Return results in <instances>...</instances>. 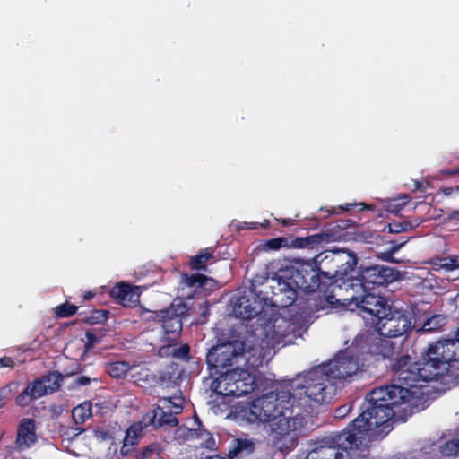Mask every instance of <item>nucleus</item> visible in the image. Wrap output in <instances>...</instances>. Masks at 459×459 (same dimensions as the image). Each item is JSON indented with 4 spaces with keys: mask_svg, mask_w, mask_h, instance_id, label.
Here are the masks:
<instances>
[{
    "mask_svg": "<svg viewBox=\"0 0 459 459\" xmlns=\"http://www.w3.org/2000/svg\"><path fill=\"white\" fill-rule=\"evenodd\" d=\"M387 342L393 345L394 352L388 358H379V362H384L385 366L390 369L394 383L370 391L361 408L365 411L371 403L374 406H387L391 411V415L386 421L389 432L392 429L390 421L396 415L397 409L401 405H406L403 408L404 412L409 411L410 414L412 413L409 403L413 398L414 392L411 388L422 387L425 383L437 381L444 377H450V374L440 360V357L430 353L432 350L430 344L422 353L421 359L414 360L411 356L401 353V348L393 340H387Z\"/></svg>",
    "mask_w": 459,
    "mask_h": 459,
    "instance_id": "f257e3e1",
    "label": "nucleus"
},
{
    "mask_svg": "<svg viewBox=\"0 0 459 459\" xmlns=\"http://www.w3.org/2000/svg\"><path fill=\"white\" fill-rule=\"evenodd\" d=\"M329 275V273L321 271L316 262L315 264L301 263L281 268L272 278L270 284L264 285V288L271 290V296H268L267 290L264 291V302L267 304L269 310H272V307H289L297 300L299 290L312 295L308 300L315 301L316 310L332 307L337 304L339 299L334 294L336 286Z\"/></svg>",
    "mask_w": 459,
    "mask_h": 459,
    "instance_id": "f03ea898",
    "label": "nucleus"
},
{
    "mask_svg": "<svg viewBox=\"0 0 459 459\" xmlns=\"http://www.w3.org/2000/svg\"><path fill=\"white\" fill-rule=\"evenodd\" d=\"M391 411L385 405H369L346 429L336 434L332 445H323L308 452L305 459H346L349 450L358 449L366 437L382 439L388 434L386 421Z\"/></svg>",
    "mask_w": 459,
    "mask_h": 459,
    "instance_id": "7ed1b4c3",
    "label": "nucleus"
},
{
    "mask_svg": "<svg viewBox=\"0 0 459 459\" xmlns=\"http://www.w3.org/2000/svg\"><path fill=\"white\" fill-rule=\"evenodd\" d=\"M393 352V345L379 333L360 332L350 346L339 351L324 366V370L328 377L344 380L366 368L376 367L379 358H388Z\"/></svg>",
    "mask_w": 459,
    "mask_h": 459,
    "instance_id": "20e7f679",
    "label": "nucleus"
},
{
    "mask_svg": "<svg viewBox=\"0 0 459 459\" xmlns=\"http://www.w3.org/2000/svg\"><path fill=\"white\" fill-rule=\"evenodd\" d=\"M329 260L332 264V271H329L331 281L336 289H341V284L354 288L359 286L363 291L373 290L375 287L385 286L398 279V271L384 265H372L362 269L356 277L358 257L355 253L341 249L332 251L321 260Z\"/></svg>",
    "mask_w": 459,
    "mask_h": 459,
    "instance_id": "39448f33",
    "label": "nucleus"
},
{
    "mask_svg": "<svg viewBox=\"0 0 459 459\" xmlns=\"http://www.w3.org/2000/svg\"><path fill=\"white\" fill-rule=\"evenodd\" d=\"M264 299V290H253L249 295L239 296L234 303L233 313L243 320H251L257 316V322L261 326L270 327L276 336L286 337L290 333V329L281 331L280 327L281 324H284L290 328V323L280 317L278 313L273 311L268 313L269 309Z\"/></svg>",
    "mask_w": 459,
    "mask_h": 459,
    "instance_id": "423d86ee",
    "label": "nucleus"
},
{
    "mask_svg": "<svg viewBox=\"0 0 459 459\" xmlns=\"http://www.w3.org/2000/svg\"><path fill=\"white\" fill-rule=\"evenodd\" d=\"M293 394L288 389H275L256 397L249 406L253 421L269 422L291 408Z\"/></svg>",
    "mask_w": 459,
    "mask_h": 459,
    "instance_id": "0eeeda50",
    "label": "nucleus"
},
{
    "mask_svg": "<svg viewBox=\"0 0 459 459\" xmlns=\"http://www.w3.org/2000/svg\"><path fill=\"white\" fill-rule=\"evenodd\" d=\"M257 389V379L247 369H227L216 379L215 391L223 396L241 397Z\"/></svg>",
    "mask_w": 459,
    "mask_h": 459,
    "instance_id": "6e6552de",
    "label": "nucleus"
},
{
    "mask_svg": "<svg viewBox=\"0 0 459 459\" xmlns=\"http://www.w3.org/2000/svg\"><path fill=\"white\" fill-rule=\"evenodd\" d=\"M244 352L245 343L240 341L225 342L213 346L206 354V364L211 374L221 377L227 369H232Z\"/></svg>",
    "mask_w": 459,
    "mask_h": 459,
    "instance_id": "1a4fd4ad",
    "label": "nucleus"
},
{
    "mask_svg": "<svg viewBox=\"0 0 459 459\" xmlns=\"http://www.w3.org/2000/svg\"><path fill=\"white\" fill-rule=\"evenodd\" d=\"M64 376L58 371L48 374L28 384L25 389L16 396L15 403L20 407L30 405L34 400L59 390Z\"/></svg>",
    "mask_w": 459,
    "mask_h": 459,
    "instance_id": "9d476101",
    "label": "nucleus"
},
{
    "mask_svg": "<svg viewBox=\"0 0 459 459\" xmlns=\"http://www.w3.org/2000/svg\"><path fill=\"white\" fill-rule=\"evenodd\" d=\"M351 300L356 304L359 315L374 327L379 320L385 318V313L390 311L391 306L386 299L371 292H364L360 296H352Z\"/></svg>",
    "mask_w": 459,
    "mask_h": 459,
    "instance_id": "9b49d317",
    "label": "nucleus"
},
{
    "mask_svg": "<svg viewBox=\"0 0 459 459\" xmlns=\"http://www.w3.org/2000/svg\"><path fill=\"white\" fill-rule=\"evenodd\" d=\"M411 326V318L400 310H393L385 313V318L378 321L373 330H365L364 332L377 333L384 339L391 340L402 336L410 331Z\"/></svg>",
    "mask_w": 459,
    "mask_h": 459,
    "instance_id": "f8f14e48",
    "label": "nucleus"
},
{
    "mask_svg": "<svg viewBox=\"0 0 459 459\" xmlns=\"http://www.w3.org/2000/svg\"><path fill=\"white\" fill-rule=\"evenodd\" d=\"M304 382L302 389L305 396L317 403L330 402L333 386L330 384V380L325 372H310Z\"/></svg>",
    "mask_w": 459,
    "mask_h": 459,
    "instance_id": "ddd939ff",
    "label": "nucleus"
},
{
    "mask_svg": "<svg viewBox=\"0 0 459 459\" xmlns=\"http://www.w3.org/2000/svg\"><path fill=\"white\" fill-rule=\"evenodd\" d=\"M434 353L440 357V360L450 374L451 378L459 377V369L454 368L453 363L459 361V328L455 333V338L441 339L430 343Z\"/></svg>",
    "mask_w": 459,
    "mask_h": 459,
    "instance_id": "4468645a",
    "label": "nucleus"
},
{
    "mask_svg": "<svg viewBox=\"0 0 459 459\" xmlns=\"http://www.w3.org/2000/svg\"><path fill=\"white\" fill-rule=\"evenodd\" d=\"M38 442L36 423L33 419H22L17 427V435L13 449L22 452L31 448Z\"/></svg>",
    "mask_w": 459,
    "mask_h": 459,
    "instance_id": "2eb2a0df",
    "label": "nucleus"
},
{
    "mask_svg": "<svg viewBox=\"0 0 459 459\" xmlns=\"http://www.w3.org/2000/svg\"><path fill=\"white\" fill-rule=\"evenodd\" d=\"M110 296L124 307H134L140 302L139 288L129 283L120 282L110 290Z\"/></svg>",
    "mask_w": 459,
    "mask_h": 459,
    "instance_id": "dca6fc26",
    "label": "nucleus"
},
{
    "mask_svg": "<svg viewBox=\"0 0 459 459\" xmlns=\"http://www.w3.org/2000/svg\"><path fill=\"white\" fill-rule=\"evenodd\" d=\"M342 233L320 232L307 237L296 238L289 243V247L294 248H310L313 249L320 245L327 244L341 238Z\"/></svg>",
    "mask_w": 459,
    "mask_h": 459,
    "instance_id": "f3484780",
    "label": "nucleus"
},
{
    "mask_svg": "<svg viewBox=\"0 0 459 459\" xmlns=\"http://www.w3.org/2000/svg\"><path fill=\"white\" fill-rule=\"evenodd\" d=\"M144 420L147 424L152 425L154 428H160L162 426L176 427L178 420L173 415L172 408L170 405L157 406L150 413L146 414Z\"/></svg>",
    "mask_w": 459,
    "mask_h": 459,
    "instance_id": "a211bd4d",
    "label": "nucleus"
},
{
    "mask_svg": "<svg viewBox=\"0 0 459 459\" xmlns=\"http://www.w3.org/2000/svg\"><path fill=\"white\" fill-rule=\"evenodd\" d=\"M269 422L271 427L269 437H272L273 435L278 436L279 433L283 435L295 433L296 420L293 417L291 408Z\"/></svg>",
    "mask_w": 459,
    "mask_h": 459,
    "instance_id": "6ab92c4d",
    "label": "nucleus"
},
{
    "mask_svg": "<svg viewBox=\"0 0 459 459\" xmlns=\"http://www.w3.org/2000/svg\"><path fill=\"white\" fill-rule=\"evenodd\" d=\"M151 315L148 319L162 323V328L169 341H175L182 331V320L178 317L166 316L161 318L152 315V311H148Z\"/></svg>",
    "mask_w": 459,
    "mask_h": 459,
    "instance_id": "aec40b11",
    "label": "nucleus"
},
{
    "mask_svg": "<svg viewBox=\"0 0 459 459\" xmlns=\"http://www.w3.org/2000/svg\"><path fill=\"white\" fill-rule=\"evenodd\" d=\"M272 446L281 453H288L292 450L298 444L297 434L283 435L279 433L278 436L270 437Z\"/></svg>",
    "mask_w": 459,
    "mask_h": 459,
    "instance_id": "412c9836",
    "label": "nucleus"
},
{
    "mask_svg": "<svg viewBox=\"0 0 459 459\" xmlns=\"http://www.w3.org/2000/svg\"><path fill=\"white\" fill-rule=\"evenodd\" d=\"M214 262V255L212 248L201 249L200 252L190 257L189 266L195 271H207V264Z\"/></svg>",
    "mask_w": 459,
    "mask_h": 459,
    "instance_id": "4be33fe9",
    "label": "nucleus"
},
{
    "mask_svg": "<svg viewBox=\"0 0 459 459\" xmlns=\"http://www.w3.org/2000/svg\"><path fill=\"white\" fill-rule=\"evenodd\" d=\"M187 437L189 438H203L205 443L202 444L207 449H212L215 446V440L208 430H206L198 420L196 429H187Z\"/></svg>",
    "mask_w": 459,
    "mask_h": 459,
    "instance_id": "5701e85b",
    "label": "nucleus"
},
{
    "mask_svg": "<svg viewBox=\"0 0 459 459\" xmlns=\"http://www.w3.org/2000/svg\"><path fill=\"white\" fill-rule=\"evenodd\" d=\"M92 404L90 401H85L74 407L72 411V418L76 425L83 424L92 416Z\"/></svg>",
    "mask_w": 459,
    "mask_h": 459,
    "instance_id": "b1692460",
    "label": "nucleus"
},
{
    "mask_svg": "<svg viewBox=\"0 0 459 459\" xmlns=\"http://www.w3.org/2000/svg\"><path fill=\"white\" fill-rule=\"evenodd\" d=\"M186 312V307L185 303L182 300H178V302L175 300L169 308L159 311H152V315L161 318L166 316L181 318V316H183Z\"/></svg>",
    "mask_w": 459,
    "mask_h": 459,
    "instance_id": "393cba45",
    "label": "nucleus"
},
{
    "mask_svg": "<svg viewBox=\"0 0 459 459\" xmlns=\"http://www.w3.org/2000/svg\"><path fill=\"white\" fill-rule=\"evenodd\" d=\"M431 264L436 270L442 268L446 271H452L459 268V255L435 257Z\"/></svg>",
    "mask_w": 459,
    "mask_h": 459,
    "instance_id": "a878e982",
    "label": "nucleus"
},
{
    "mask_svg": "<svg viewBox=\"0 0 459 459\" xmlns=\"http://www.w3.org/2000/svg\"><path fill=\"white\" fill-rule=\"evenodd\" d=\"M129 370V363L124 360L110 362L106 366V371L113 378H123L127 375Z\"/></svg>",
    "mask_w": 459,
    "mask_h": 459,
    "instance_id": "bb28decb",
    "label": "nucleus"
},
{
    "mask_svg": "<svg viewBox=\"0 0 459 459\" xmlns=\"http://www.w3.org/2000/svg\"><path fill=\"white\" fill-rule=\"evenodd\" d=\"M446 320L443 315H434L424 322L422 330L428 333L438 331L446 324Z\"/></svg>",
    "mask_w": 459,
    "mask_h": 459,
    "instance_id": "cd10ccee",
    "label": "nucleus"
},
{
    "mask_svg": "<svg viewBox=\"0 0 459 459\" xmlns=\"http://www.w3.org/2000/svg\"><path fill=\"white\" fill-rule=\"evenodd\" d=\"M254 444L252 441L246 438H238L235 440V444L231 449L229 450L228 456L230 459L237 457L241 452L247 450L248 452L253 451Z\"/></svg>",
    "mask_w": 459,
    "mask_h": 459,
    "instance_id": "c85d7f7f",
    "label": "nucleus"
},
{
    "mask_svg": "<svg viewBox=\"0 0 459 459\" xmlns=\"http://www.w3.org/2000/svg\"><path fill=\"white\" fill-rule=\"evenodd\" d=\"M79 307L68 301H65L54 308V314L56 318H65L75 315Z\"/></svg>",
    "mask_w": 459,
    "mask_h": 459,
    "instance_id": "c756f323",
    "label": "nucleus"
},
{
    "mask_svg": "<svg viewBox=\"0 0 459 459\" xmlns=\"http://www.w3.org/2000/svg\"><path fill=\"white\" fill-rule=\"evenodd\" d=\"M108 315L109 311L107 309H94L89 316H84L82 321L90 325L103 324L108 320Z\"/></svg>",
    "mask_w": 459,
    "mask_h": 459,
    "instance_id": "7c9ffc66",
    "label": "nucleus"
},
{
    "mask_svg": "<svg viewBox=\"0 0 459 459\" xmlns=\"http://www.w3.org/2000/svg\"><path fill=\"white\" fill-rule=\"evenodd\" d=\"M182 280L188 287L198 286L204 288L208 281V277L202 273H183Z\"/></svg>",
    "mask_w": 459,
    "mask_h": 459,
    "instance_id": "2f4dec72",
    "label": "nucleus"
},
{
    "mask_svg": "<svg viewBox=\"0 0 459 459\" xmlns=\"http://www.w3.org/2000/svg\"><path fill=\"white\" fill-rule=\"evenodd\" d=\"M164 349L170 351L171 355L176 359L186 361H188L190 359V346L187 343L182 344L179 347H174L171 345L162 347L160 351L161 352Z\"/></svg>",
    "mask_w": 459,
    "mask_h": 459,
    "instance_id": "473e14b6",
    "label": "nucleus"
},
{
    "mask_svg": "<svg viewBox=\"0 0 459 459\" xmlns=\"http://www.w3.org/2000/svg\"><path fill=\"white\" fill-rule=\"evenodd\" d=\"M142 437V428L136 425L130 426L126 431L123 442H126L130 446H136Z\"/></svg>",
    "mask_w": 459,
    "mask_h": 459,
    "instance_id": "72a5a7b5",
    "label": "nucleus"
},
{
    "mask_svg": "<svg viewBox=\"0 0 459 459\" xmlns=\"http://www.w3.org/2000/svg\"><path fill=\"white\" fill-rule=\"evenodd\" d=\"M418 224H413L411 221L404 220L403 221H393L388 223L384 228V231L385 229H388V232L390 233H401L403 231L411 230L413 228H415Z\"/></svg>",
    "mask_w": 459,
    "mask_h": 459,
    "instance_id": "f704fd0d",
    "label": "nucleus"
},
{
    "mask_svg": "<svg viewBox=\"0 0 459 459\" xmlns=\"http://www.w3.org/2000/svg\"><path fill=\"white\" fill-rule=\"evenodd\" d=\"M161 453L160 446L157 443H152L134 454V459H149L154 455H160Z\"/></svg>",
    "mask_w": 459,
    "mask_h": 459,
    "instance_id": "c9c22d12",
    "label": "nucleus"
},
{
    "mask_svg": "<svg viewBox=\"0 0 459 459\" xmlns=\"http://www.w3.org/2000/svg\"><path fill=\"white\" fill-rule=\"evenodd\" d=\"M444 456H459V438H453L440 446Z\"/></svg>",
    "mask_w": 459,
    "mask_h": 459,
    "instance_id": "e433bc0d",
    "label": "nucleus"
},
{
    "mask_svg": "<svg viewBox=\"0 0 459 459\" xmlns=\"http://www.w3.org/2000/svg\"><path fill=\"white\" fill-rule=\"evenodd\" d=\"M264 249L266 250H279L281 247H289V239L284 237L274 238L266 240L263 244Z\"/></svg>",
    "mask_w": 459,
    "mask_h": 459,
    "instance_id": "4c0bfd02",
    "label": "nucleus"
},
{
    "mask_svg": "<svg viewBox=\"0 0 459 459\" xmlns=\"http://www.w3.org/2000/svg\"><path fill=\"white\" fill-rule=\"evenodd\" d=\"M411 196L408 195H403L397 198L393 199L388 204V211L393 213L399 212L403 207L411 201Z\"/></svg>",
    "mask_w": 459,
    "mask_h": 459,
    "instance_id": "58836bf2",
    "label": "nucleus"
},
{
    "mask_svg": "<svg viewBox=\"0 0 459 459\" xmlns=\"http://www.w3.org/2000/svg\"><path fill=\"white\" fill-rule=\"evenodd\" d=\"M408 241V239H403L399 243H395L394 241H391L393 243V246L391 249L387 252L381 253L380 257L385 261H393V255L398 251L402 247L405 245V243Z\"/></svg>",
    "mask_w": 459,
    "mask_h": 459,
    "instance_id": "ea45409f",
    "label": "nucleus"
},
{
    "mask_svg": "<svg viewBox=\"0 0 459 459\" xmlns=\"http://www.w3.org/2000/svg\"><path fill=\"white\" fill-rule=\"evenodd\" d=\"M86 342L84 344V351L87 352L91 350L96 343H99L101 340V336L98 337L93 332L87 331L85 333Z\"/></svg>",
    "mask_w": 459,
    "mask_h": 459,
    "instance_id": "a19ab883",
    "label": "nucleus"
},
{
    "mask_svg": "<svg viewBox=\"0 0 459 459\" xmlns=\"http://www.w3.org/2000/svg\"><path fill=\"white\" fill-rule=\"evenodd\" d=\"M12 390L10 385H4L0 388V409L3 408L6 403L11 399Z\"/></svg>",
    "mask_w": 459,
    "mask_h": 459,
    "instance_id": "79ce46f5",
    "label": "nucleus"
},
{
    "mask_svg": "<svg viewBox=\"0 0 459 459\" xmlns=\"http://www.w3.org/2000/svg\"><path fill=\"white\" fill-rule=\"evenodd\" d=\"M352 409V403H349L338 407L334 411V417L336 419H343L346 417Z\"/></svg>",
    "mask_w": 459,
    "mask_h": 459,
    "instance_id": "37998d69",
    "label": "nucleus"
},
{
    "mask_svg": "<svg viewBox=\"0 0 459 459\" xmlns=\"http://www.w3.org/2000/svg\"><path fill=\"white\" fill-rule=\"evenodd\" d=\"M334 229H339L341 230H347L356 224V222L353 220L348 219V220H338L334 222Z\"/></svg>",
    "mask_w": 459,
    "mask_h": 459,
    "instance_id": "c03bdc74",
    "label": "nucleus"
},
{
    "mask_svg": "<svg viewBox=\"0 0 459 459\" xmlns=\"http://www.w3.org/2000/svg\"><path fill=\"white\" fill-rule=\"evenodd\" d=\"M234 226L238 231H241L257 229L258 224L255 222L238 221Z\"/></svg>",
    "mask_w": 459,
    "mask_h": 459,
    "instance_id": "a18cd8bd",
    "label": "nucleus"
},
{
    "mask_svg": "<svg viewBox=\"0 0 459 459\" xmlns=\"http://www.w3.org/2000/svg\"><path fill=\"white\" fill-rule=\"evenodd\" d=\"M134 446H130V445L126 442H123L122 446L120 448V455L122 457H126L131 455L134 451Z\"/></svg>",
    "mask_w": 459,
    "mask_h": 459,
    "instance_id": "49530a36",
    "label": "nucleus"
},
{
    "mask_svg": "<svg viewBox=\"0 0 459 459\" xmlns=\"http://www.w3.org/2000/svg\"><path fill=\"white\" fill-rule=\"evenodd\" d=\"M0 367L13 368L14 367V361L11 357L4 356L0 358Z\"/></svg>",
    "mask_w": 459,
    "mask_h": 459,
    "instance_id": "de8ad7c7",
    "label": "nucleus"
},
{
    "mask_svg": "<svg viewBox=\"0 0 459 459\" xmlns=\"http://www.w3.org/2000/svg\"><path fill=\"white\" fill-rule=\"evenodd\" d=\"M164 400H165V401H167V402H168V403H169V405H170V406H171V408H172V412H173V415H174V416H175V415H177V414L181 413V411H182V410H183V407H182L181 405H178V404H176V403H173L171 402V398H168V399H167V398H164Z\"/></svg>",
    "mask_w": 459,
    "mask_h": 459,
    "instance_id": "09e8293b",
    "label": "nucleus"
},
{
    "mask_svg": "<svg viewBox=\"0 0 459 459\" xmlns=\"http://www.w3.org/2000/svg\"><path fill=\"white\" fill-rule=\"evenodd\" d=\"M91 383V378L86 376H79L75 378L74 384L76 385H87Z\"/></svg>",
    "mask_w": 459,
    "mask_h": 459,
    "instance_id": "8fccbe9b",
    "label": "nucleus"
},
{
    "mask_svg": "<svg viewBox=\"0 0 459 459\" xmlns=\"http://www.w3.org/2000/svg\"><path fill=\"white\" fill-rule=\"evenodd\" d=\"M94 434H95V437H100L102 439H107L109 437L108 431L103 430V429H95Z\"/></svg>",
    "mask_w": 459,
    "mask_h": 459,
    "instance_id": "3c124183",
    "label": "nucleus"
},
{
    "mask_svg": "<svg viewBox=\"0 0 459 459\" xmlns=\"http://www.w3.org/2000/svg\"><path fill=\"white\" fill-rule=\"evenodd\" d=\"M95 296H96V292H95V291H92V290L86 291V292L82 295V300H83V301L90 300V299H91L92 298H94Z\"/></svg>",
    "mask_w": 459,
    "mask_h": 459,
    "instance_id": "603ef678",
    "label": "nucleus"
},
{
    "mask_svg": "<svg viewBox=\"0 0 459 459\" xmlns=\"http://www.w3.org/2000/svg\"><path fill=\"white\" fill-rule=\"evenodd\" d=\"M280 221H281V223L283 226H285V227H287V226H290V225H292V224H293V222H294V221H293V220H291V219H281V220H280Z\"/></svg>",
    "mask_w": 459,
    "mask_h": 459,
    "instance_id": "864d4df0",
    "label": "nucleus"
},
{
    "mask_svg": "<svg viewBox=\"0 0 459 459\" xmlns=\"http://www.w3.org/2000/svg\"><path fill=\"white\" fill-rule=\"evenodd\" d=\"M168 378H170V376L169 373H162L160 377H159V380H160V383L162 385L165 383V381L168 379Z\"/></svg>",
    "mask_w": 459,
    "mask_h": 459,
    "instance_id": "5fc2aeb1",
    "label": "nucleus"
},
{
    "mask_svg": "<svg viewBox=\"0 0 459 459\" xmlns=\"http://www.w3.org/2000/svg\"><path fill=\"white\" fill-rule=\"evenodd\" d=\"M356 204H346L344 206H341L340 208L342 210V211H350L353 206H355Z\"/></svg>",
    "mask_w": 459,
    "mask_h": 459,
    "instance_id": "6e6d98bb",
    "label": "nucleus"
},
{
    "mask_svg": "<svg viewBox=\"0 0 459 459\" xmlns=\"http://www.w3.org/2000/svg\"><path fill=\"white\" fill-rule=\"evenodd\" d=\"M444 173L447 174V175H455V174L459 173V169H457L455 170H445Z\"/></svg>",
    "mask_w": 459,
    "mask_h": 459,
    "instance_id": "4d7b16f0",
    "label": "nucleus"
},
{
    "mask_svg": "<svg viewBox=\"0 0 459 459\" xmlns=\"http://www.w3.org/2000/svg\"><path fill=\"white\" fill-rule=\"evenodd\" d=\"M75 430L77 431L74 436H78L79 434H82V432H84L86 430V429L84 428H75Z\"/></svg>",
    "mask_w": 459,
    "mask_h": 459,
    "instance_id": "13d9d810",
    "label": "nucleus"
},
{
    "mask_svg": "<svg viewBox=\"0 0 459 459\" xmlns=\"http://www.w3.org/2000/svg\"><path fill=\"white\" fill-rule=\"evenodd\" d=\"M359 205H361V210H366V209H371L370 205H367L365 204H359Z\"/></svg>",
    "mask_w": 459,
    "mask_h": 459,
    "instance_id": "bf43d9fd",
    "label": "nucleus"
},
{
    "mask_svg": "<svg viewBox=\"0 0 459 459\" xmlns=\"http://www.w3.org/2000/svg\"><path fill=\"white\" fill-rule=\"evenodd\" d=\"M269 225V221H265V222H264V224H262L263 227H267Z\"/></svg>",
    "mask_w": 459,
    "mask_h": 459,
    "instance_id": "052dcab7",
    "label": "nucleus"
},
{
    "mask_svg": "<svg viewBox=\"0 0 459 459\" xmlns=\"http://www.w3.org/2000/svg\"><path fill=\"white\" fill-rule=\"evenodd\" d=\"M10 459H25V458H24V457H22V456H19V457H12V458H10Z\"/></svg>",
    "mask_w": 459,
    "mask_h": 459,
    "instance_id": "680f3d73",
    "label": "nucleus"
},
{
    "mask_svg": "<svg viewBox=\"0 0 459 459\" xmlns=\"http://www.w3.org/2000/svg\"><path fill=\"white\" fill-rule=\"evenodd\" d=\"M52 384V381H46V385Z\"/></svg>",
    "mask_w": 459,
    "mask_h": 459,
    "instance_id": "e2e57ef3",
    "label": "nucleus"
},
{
    "mask_svg": "<svg viewBox=\"0 0 459 459\" xmlns=\"http://www.w3.org/2000/svg\"><path fill=\"white\" fill-rule=\"evenodd\" d=\"M420 187V182H417V188Z\"/></svg>",
    "mask_w": 459,
    "mask_h": 459,
    "instance_id": "0e129e2a",
    "label": "nucleus"
},
{
    "mask_svg": "<svg viewBox=\"0 0 459 459\" xmlns=\"http://www.w3.org/2000/svg\"><path fill=\"white\" fill-rule=\"evenodd\" d=\"M455 215H459V211L455 212Z\"/></svg>",
    "mask_w": 459,
    "mask_h": 459,
    "instance_id": "69168bd1",
    "label": "nucleus"
}]
</instances>
